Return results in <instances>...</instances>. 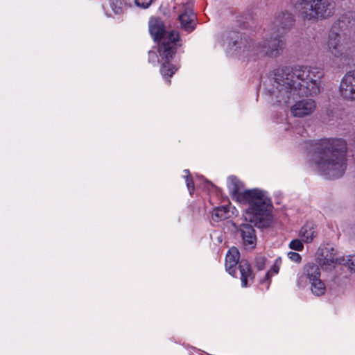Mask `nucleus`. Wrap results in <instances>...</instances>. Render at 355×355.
<instances>
[{
	"instance_id": "nucleus-27",
	"label": "nucleus",
	"mask_w": 355,
	"mask_h": 355,
	"mask_svg": "<svg viewBox=\"0 0 355 355\" xmlns=\"http://www.w3.org/2000/svg\"><path fill=\"white\" fill-rule=\"evenodd\" d=\"M148 57H149V61L150 62H155L157 59V55L155 52L150 51L148 53Z\"/></svg>"
},
{
	"instance_id": "nucleus-16",
	"label": "nucleus",
	"mask_w": 355,
	"mask_h": 355,
	"mask_svg": "<svg viewBox=\"0 0 355 355\" xmlns=\"http://www.w3.org/2000/svg\"><path fill=\"white\" fill-rule=\"evenodd\" d=\"M231 216L230 207L229 205H222L213 209L211 215V223H218L225 220Z\"/></svg>"
},
{
	"instance_id": "nucleus-13",
	"label": "nucleus",
	"mask_w": 355,
	"mask_h": 355,
	"mask_svg": "<svg viewBox=\"0 0 355 355\" xmlns=\"http://www.w3.org/2000/svg\"><path fill=\"white\" fill-rule=\"evenodd\" d=\"M314 100L306 98L297 101L291 107V114L295 117H304L311 115L315 110Z\"/></svg>"
},
{
	"instance_id": "nucleus-19",
	"label": "nucleus",
	"mask_w": 355,
	"mask_h": 355,
	"mask_svg": "<svg viewBox=\"0 0 355 355\" xmlns=\"http://www.w3.org/2000/svg\"><path fill=\"white\" fill-rule=\"evenodd\" d=\"M281 263V257L277 258L270 270L266 272L265 279L261 281V284H263L265 282H267V288H268L270 284V279L272 275H276L279 272Z\"/></svg>"
},
{
	"instance_id": "nucleus-21",
	"label": "nucleus",
	"mask_w": 355,
	"mask_h": 355,
	"mask_svg": "<svg viewBox=\"0 0 355 355\" xmlns=\"http://www.w3.org/2000/svg\"><path fill=\"white\" fill-rule=\"evenodd\" d=\"M184 173H186V174H187L184 176L186 184H187V187L188 188L190 195H191L193 191H194V183H193L192 178L189 175V171L187 169L184 170Z\"/></svg>"
},
{
	"instance_id": "nucleus-1",
	"label": "nucleus",
	"mask_w": 355,
	"mask_h": 355,
	"mask_svg": "<svg viewBox=\"0 0 355 355\" xmlns=\"http://www.w3.org/2000/svg\"><path fill=\"white\" fill-rule=\"evenodd\" d=\"M273 76L269 89L273 104L287 105L295 96H315L321 91L323 73L317 67H285L275 69Z\"/></svg>"
},
{
	"instance_id": "nucleus-10",
	"label": "nucleus",
	"mask_w": 355,
	"mask_h": 355,
	"mask_svg": "<svg viewBox=\"0 0 355 355\" xmlns=\"http://www.w3.org/2000/svg\"><path fill=\"white\" fill-rule=\"evenodd\" d=\"M241 243L246 250H253L257 245V234L254 227L250 223H241L237 230Z\"/></svg>"
},
{
	"instance_id": "nucleus-14",
	"label": "nucleus",
	"mask_w": 355,
	"mask_h": 355,
	"mask_svg": "<svg viewBox=\"0 0 355 355\" xmlns=\"http://www.w3.org/2000/svg\"><path fill=\"white\" fill-rule=\"evenodd\" d=\"M321 273L319 266L313 263H306L302 270V275L298 277L297 284L299 286H304V279H308L309 282H314L320 279Z\"/></svg>"
},
{
	"instance_id": "nucleus-22",
	"label": "nucleus",
	"mask_w": 355,
	"mask_h": 355,
	"mask_svg": "<svg viewBox=\"0 0 355 355\" xmlns=\"http://www.w3.org/2000/svg\"><path fill=\"white\" fill-rule=\"evenodd\" d=\"M342 261L347 265L351 271L355 272V254L343 257Z\"/></svg>"
},
{
	"instance_id": "nucleus-9",
	"label": "nucleus",
	"mask_w": 355,
	"mask_h": 355,
	"mask_svg": "<svg viewBox=\"0 0 355 355\" xmlns=\"http://www.w3.org/2000/svg\"><path fill=\"white\" fill-rule=\"evenodd\" d=\"M316 259L318 263L325 270H332L339 261L336 250L329 246L320 248Z\"/></svg>"
},
{
	"instance_id": "nucleus-24",
	"label": "nucleus",
	"mask_w": 355,
	"mask_h": 355,
	"mask_svg": "<svg viewBox=\"0 0 355 355\" xmlns=\"http://www.w3.org/2000/svg\"><path fill=\"white\" fill-rule=\"evenodd\" d=\"M289 247L295 250L301 251L303 250V243L299 239H295L291 241Z\"/></svg>"
},
{
	"instance_id": "nucleus-7",
	"label": "nucleus",
	"mask_w": 355,
	"mask_h": 355,
	"mask_svg": "<svg viewBox=\"0 0 355 355\" xmlns=\"http://www.w3.org/2000/svg\"><path fill=\"white\" fill-rule=\"evenodd\" d=\"M304 19H326L335 13L336 0H291Z\"/></svg>"
},
{
	"instance_id": "nucleus-12",
	"label": "nucleus",
	"mask_w": 355,
	"mask_h": 355,
	"mask_svg": "<svg viewBox=\"0 0 355 355\" xmlns=\"http://www.w3.org/2000/svg\"><path fill=\"white\" fill-rule=\"evenodd\" d=\"M339 92L343 98L355 101V69L348 71L343 76Z\"/></svg>"
},
{
	"instance_id": "nucleus-2",
	"label": "nucleus",
	"mask_w": 355,
	"mask_h": 355,
	"mask_svg": "<svg viewBox=\"0 0 355 355\" xmlns=\"http://www.w3.org/2000/svg\"><path fill=\"white\" fill-rule=\"evenodd\" d=\"M227 187L234 198L248 206L243 214L246 221L259 228H266L273 223V205L266 191L244 189L243 184L235 176L228 178Z\"/></svg>"
},
{
	"instance_id": "nucleus-28",
	"label": "nucleus",
	"mask_w": 355,
	"mask_h": 355,
	"mask_svg": "<svg viewBox=\"0 0 355 355\" xmlns=\"http://www.w3.org/2000/svg\"><path fill=\"white\" fill-rule=\"evenodd\" d=\"M205 182H206V183H207V184H210V185H211V186H212V184H211V183L210 182H209V181H207V180H206Z\"/></svg>"
},
{
	"instance_id": "nucleus-3",
	"label": "nucleus",
	"mask_w": 355,
	"mask_h": 355,
	"mask_svg": "<svg viewBox=\"0 0 355 355\" xmlns=\"http://www.w3.org/2000/svg\"><path fill=\"white\" fill-rule=\"evenodd\" d=\"M312 162L321 175L328 179L342 177L347 168V144L343 139L324 138L313 144Z\"/></svg>"
},
{
	"instance_id": "nucleus-26",
	"label": "nucleus",
	"mask_w": 355,
	"mask_h": 355,
	"mask_svg": "<svg viewBox=\"0 0 355 355\" xmlns=\"http://www.w3.org/2000/svg\"><path fill=\"white\" fill-rule=\"evenodd\" d=\"M288 258L295 262V263H299L301 261V256L297 253V252H289L288 254H287Z\"/></svg>"
},
{
	"instance_id": "nucleus-23",
	"label": "nucleus",
	"mask_w": 355,
	"mask_h": 355,
	"mask_svg": "<svg viewBox=\"0 0 355 355\" xmlns=\"http://www.w3.org/2000/svg\"><path fill=\"white\" fill-rule=\"evenodd\" d=\"M266 262V257H264L263 256H258L255 259V263H254L255 267L257 268V270H261L264 269Z\"/></svg>"
},
{
	"instance_id": "nucleus-29",
	"label": "nucleus",
	"mask_w": 355,
	"mask_h": 355,
	"mask_svg": "<svg viewBox=\"0 0 355 355\" xmlns=\"http://www.w3.org/2000/svg\"><path fill=\"white\" fill-rule=\"evenodd\" d=\"M106 15L108 16V17L111 16V15L108 14L107 12H106Z\"/></svg>"
},
{
	"instance_id": "nucleus-4",
	"label": "nucleus",
	"mask_w": 355,
	"mask_h": 355,
	"mask_svg": "<svg viewBox=\"0 0 355 355\" xmlns=\"http://www.w3.org/2000/svg\"><path fill=\"white\" fill-rule=\"evenodd\" d=\"M224 42L227 44L229 53L254 58H277L286 46L284 38L275 31L259 42H254L249 38H243L239 33L231 31L224 35Z\"/></svg>"
},
{
	"instance_id": "nucleus-6",
	"label": "nucleus",
	"mask_w": 355,
	"mask_h": 355,
	"mask_svg": "<svg viewBox=\"0 0 355 355\" xmlns=\"http://www.w3.org/2000/svg\"><path fill=\"white\" fill-rule=\"evenodd\" d=\"M149 32L155 41H159L158 53L162 59L165 60L160 69L161 74L164 78H171L178 69L169 62L176 53L180 40L179 33L174 31L167 32L164 22L157 18L150 20Z\"/></svg>"
},
{
	"instance_id": "nucleus-15",
	"label": "nucleus",
	"mask_w": 355,
	"mask_h": 355,
	"mask_svg": "<svg viewBox=\"0 0 355 355\" xmlns=\"http://www.w3.org/2000/svg\"><path fill=\"white\" fill-rule=\"evenodd\" d=\"M295 21L293 15L286 11L279 12L273 21V29H277L279 32L280 29L287 31L290 29Z\"/></svg>"
},
{
	"instance_id": "nucleus-5",
	"label": "nucleus",
	"mask_w": 355,
	"mask_h": 355,
	"mask_svg": "<svg viewBox=\"0 0 355 355\" xmlns=\"http://www.w3.org/2000/svg\"><path fill=\"white\" fill-rule=\"evenodd\" d=\"M351 33L355 36V12L349 11L334 23L328 35L327 52L334 59L344 62L354 55L349 37Z\"/></svg>"
},
{
	"instance_id": "nucleus-18",
	"label": "nucleus",
	"mask_w": 355,
	"mask_h": 355,
	"mask_svg": "<svg viewBox=\"0 0 355 355\" xmlns=\"http://www.w3.org/2000/svg\"><path fill=\"white\" fill-rule=\"evenodd\" d=\"M311 285V293L315 296H321L325 293L326 286L321 279H318L314 282L309 283Z\"/></svg>"
},
{
	"instance_id": "nucleus-11",
	"label": "nucleus",
	"mask_w": 355,
	"mask_h": 355,
	"mask_svg": "<svg viewBox=\"0 0 355 355\" xmlns=\"http://www.w3.org/2000/svg\"><path fill=\"white\" fill-rule=\"evenodd\" d=\"M182 11L179 16V19L183 29L187 32H191L196 26V16L193 12V5L189 0H184Z\"/></svg>"
},
{
	"instance_id": "nucleus-25",
	"label": "nucleus",
	"mask_w": 355,
	"mask_h": 355,
	"mask_svg": "<svg viewBox=\"0 0 355 355\" xmlns=\"http://www.w3.org/2000/svg\"><path fill=\"white\" fill-rule=\"evenodd\" d=\"M153 0H135V4L138 7L147 8L151 4Z\"/></svg>"
},
{
	"instance_id": "nucleus-8",
	"label": "nucleus",
	"mask_w": 355,
	"mask_h": 355,
	"mask_svg": "<svg viewBox=\"0 0 355 355\" xmlns=\"http://www.w3.org/2000/svg\"><path fill=\"white\" fill-rule=\"evenodd\" d=\"M240 253L239 250L235 248H231L225 257V269L230 275L233 277L236 276V268L240 272V279L241 282V287L246 288L250 285V282H253L254 279V275L251 268L250 263L245 259H241L239 261Z\"/></svg>"
},
{
	"instance_id": "nucleus-17",
	"label": "nucleus",
	"mask_w": 355,
	"mask_h": 355,
	"mask_svg": "<svg viewBox=\"0 0 355 355\" xmlns=\"http://www.w3.org/2000/svg\"><path fill=\"white\" fill-rule=\"evenodd\" d=\"M316 226L312 222L304 225L300 231V236L306 243H310L316 236Z\"/></svg>"
},
{
	"instance_id": "nucleus-20",
	"label": "nucleus",
	"mask_w": 355,
	"mask_h": 355,
	"mask_svg": "<svg viewBox=\"0 0 355 355\" xmlns=\"http://www.w3.org/2000/svg\"><path fill=\"white\" fill-rule=\"evenodd\" d=\"M108 6L115 15H121L123 12L121 0H109Z\"/></svg>"
}]
</instances>
